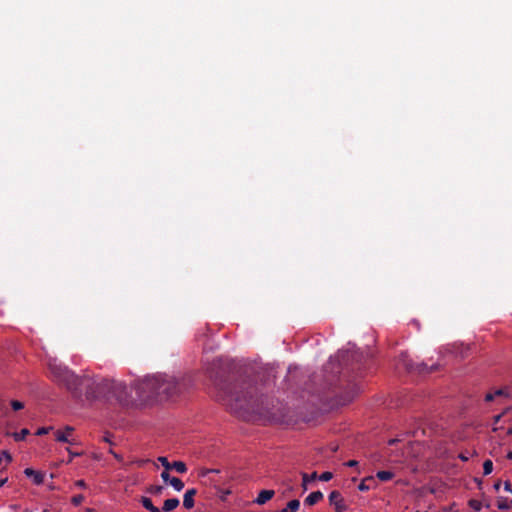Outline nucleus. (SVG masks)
Wrapping results in <instances>:
<instances>
[{
	"label": "nucleus",
	"instance_id": "2f4dec72",
	"mask_svg": "<svg viewBox=\"0 0 512 512\" xmlns=\"http://www.w3.org/2000/svg\"><path fill=\"white\" fill-rule=\"evenodd\" d=\"M11 406H12L13 410H16V411L20 410L24 407L23 403L18 400H13L11 402Z\"/></svg>",
	"mask_w": 512,
	"mask_h": 512
},
{
	"label": "nucleus",
	"instance_id": "a19ab883",
	"mask_svg": "<svg viewBox=\"0 0 512 512\" xmlns=\"http://www.w3.org/2000/svg\"><path fill=\"white\" fill-rule=\"evenodd\" d=\"M504 489H505V491L512 493V485L509 481H506L504 483Z\"/></svg>",
	"mask_w": 512,
	"mask_h": 512
},
{
	"label": "nucleus",
	"instance_id": "f704fd0d",
	"mask_svg": "<svg viewBox=\"0 0 512 512\" xmlns=\"http://www.w3.org/2000/svg\"><path fill=\"white\" fill-rule=\"evenodd\" d=\"M0 456H2V459H3V458H5V459H6V461H7V463H10V462L12 461V457H11V455H10V454H9V452H8V451H6V450H3V451L1 452V455H0Z\"/></svg>",
	"mask_w": 512,
	"mask_h": 512
},
{
	"label": "nucleus",
	"instance_id": "39448f33",
	"mask_svg": "<svg viewBox=\"0 0 512 512\" xmlns=\"http://www.w3.org/2000/svg\"><path fill=\"white\" fill-rule=\"evenodd\" d=\"M361 386L355 380H347L346 384L342 386L341 391L337 394V404L347 405L356 395L359 394Z\"/></svg>",
	"mask_w": 512,
	"mask_h": 512
},
{
	"label": "nucleus",
	"instance_id": "a18cd8bd",
	"mask_svg": "<svg viewBox=\"0 0 512 512\" xmlns=\"http://www.w3.org/2000/svg\"><path fill=\"white\" fill-rule=\"evenodd\" d=\"M110 453H111V454H112L116 459L121 460L120 456H119L117 453H115L113 450H110Z\"/></svg>",
	"mask_w": 512,
	"mask_h": 512
},
{
	"label": "nucleus",
	"instance_id": "f257e3e1",
	"mask_svg": "<svg viewBox=\"0 0 512 512\" xmlns=\"http://www.w3.org/2000/svg\"><path fill=\"white\" fill-rule=\"evenodd\" d=\"M215 386L219 390V399L230 410L240 416L256 414L267 419H275L276 413L269 408L268 397L259 396L257 389L250 382L228 383L215 377Z\"/></svg>",
	"mask_w": 512,
	"mask_h": 512
},
{
	"label": "nucleus",
	"instance_id": "603ef678",
	"mask_svg": "<svg viewBox=\"0 0 512 512\" xmlns=\"http://www.w3.org/2000/svg\"><path fill=\"white\" fill-rule=\"evenodd\" d=\"M417 512H419V511H417Z\"/></svg>",
	"mask_w": 512,
	"mask_h": 512
},
{
	"label": "nucleus",
	"instance_id": "f03ea898",
	"mask_svg": "<svg viewBox=\"0 0 512 512\" xmlns=\"http://www.w3.org/2000/svg\"><path fill=\"white\" fill-rule=\"evenodd\" d=\"M47 366L53 380L64 385L74 396L85 394L89 400L109 399L112 380L88 374L78 376L57 359H49Z\"/></svg>",
	"mask_w": 512,
	"mask_h": 512
},
{
	"label": "nucleus",
	"instance_id": "5701e85b",
	"mask_svg": "<svg viewBox=\"0 0 512 512\" xmlns=\"http://www.w3.org/2000/svg\"><path fill=\"white\" fill-rule=\"evenodd\" d=\"M219 469L202 468L199 471V476L202 478L209 477L210 474H219Z\"/></svg>",
	"mask_w": 512,
	"mask_h": 512
},
{
	"label": "nucleus",
	"instance_id": "393cba45",
	"mask_svg": "<svg viewBox=\"0 0 512 512\" xmlns=\"http://www.w3.org/2000/svg\"><path fill=\"white\" fill-rule=\"evenodd\" d=\"M512 507V500L508 501L507 499H502L498 501V508L500 510H508Z\"/></svg>",
	"mask_w": 512,
	"mask_h": 512
},
{
	"label": "nucleus",
	"instance_id": "ddd939ff",
	"mask_svg": "<svg viewBox=\"0 0 512 512\" xmlns=\"http://www.w3.org/2000/svg\"><path fill=\"white\" fill-rule=\"evenodd\" d=\"M179 499L170 498L164 501L161 511L170 512L179 506Z\"/></svg>",
	"mask_w": 512,
	"mask_h": 512
},
{
	"label": "nucleus",
	"instance_id": "f3484780",
	"mask_svg": "<svg viewBox=\"0 0 512 512\" xmlns=\"http://www.w3.org/2000/svg\"><path fill=\"white\" fill-rule=\"evenodd\" d=\"M317 478V473L313 472L311 475H308L307 473H302V486L304 490L307 489L308 483L311 481H314Z\"/></svg>",
	"mask_w": 512,
	"mask_h": 512
},
{
	"label": "nucleus",
	"instance_id": "7c9ffc66",
	"mask_svg": "<svg viewBox=\"0 0 512 512\" xmlns=\"http://www.w3.org/2000/svg\"><path fill=\"white\" fill-rule=\"evenodd\" d=\"M333 478V474L329 471H326V472H323L320 476H319V480L321 481H329Z\"/></svg>",
	"mask_w": 512,
	"mask_h": 512
},
{
	"label": "nucleus",
	"instance_id": "4be33fe9",
	"mask_svg": "<svg viewBox=\"0 0 512 512\" xmlns=\"http://www.w3.org/2000/svg\"><path fill=\"white\" fill-rule=\"evenodd\" d=\"M374 480L372 477H367L359 484L358 489L360 491H368L370 489V484L373 483Z\"/></svg>",
	"mask_w": 512,
	"mask_h": 512
},
{
	"label": "nucleus",
	"instance_id": "c756f323",
	"mask_svg": "<svg viewBox=\"0 0 512 512\" xmlns=\"http://www.w3.org/2000/svg\"><path fill=\"white\" fill-rule=\"evenodd\" d=\"M83 501H84V496L82 494H77V495L72 497V503L75 506L80 505Z\"/></svg>",
	"mask_w": 512,
	"mask_h": 512
},
{
	"label": "nucleus",
	"instance_id": "0eeeda50",
	"mask_svg": "<svg viewBox=\"0 0 512 512\" xmlns=\"http://www.w3.org/2000/svg\"><path fill=\"white\" fill-rule=\"evenodd\" d=\"M209 483L217 490L218 497L221 501H226L227 496L230 495L232 492L230 489H222L220 487V484H223L224 482L221 479H215L212 477L208 478Z\"/></svg>",
	"mask_w": 512,
	"mask_h": 512
},
{
	"label": "nucleus",
	"instance_id": "3c124183",
	"mask_svg": "<svg viewBox=\"0 0 512 512\" xmlns=\"http://www.w3.org/2000/svg\"><path fill=\"white\" fill-rule=\"evenodd\" d=\"M49 489H54L55 487L52 484H48Z\"/></svg>",
	"mask_w": 512,
	"mask_h": 512
},
{
	"label": "nucleus",
	"instance_id": "79ce46f5",
	"mask_svg": "<svg viewBox=\"0 0 512 512\" xmlns=\"http://www.w3.org/2000/svg\"><path fill=\"white\" fill-rule=\"evenodd\" d=\"M24 473H25V475H26L27 477H32V475H33L32 467H27V468H25Z\"/></svg>",
	"mask_w": 512,
	"mask_h": 512
},
{
	"label": "nucleus",
	"instance_id": "cd10ccee",
	"mask_svg": "<svg viewBox=\"0 0 512 512\" xmlns=\"http://www.w3.org/2000/svg\"><path fill=\"white\" fill-rule=\"evenodd\" d=\"M163 486H160V485H152L150 486V488L148 489V492L153 494V495H160L162 494L163 492Z\"/></svg>",
	"mask_w": 512,
	"mask_h": 512
},
{
	"label": "nucleus",
	"instance_id": "4468645a",
	"mask_svg": "<svg viewBox=\"0 0 512 512\" xmlns=\"http://www.w3.org/2000/svg\"><path fill=\"white\" fill-rule=\"evenodd\" d=\"M300 508V501L298 499H293L289 501L285 508L281 509L279 512H297Z\"/></svg>",
	"mask_w": 512,
	"mask_h": 512
},
{
	"label": "nucleus",
	"instance_id": "c03bdc74",
	"mask_svg": "<svg viewBox=\"0 0 512 512\" xmlns=\"http://www.w3.org/2000/svg\"><path fill=\"white\" fill-rule=\"evenodd\" d=\"M500 486H501V482H500V481L496 482V483L494 484V488H495V490H496V491H498V490L500 489Z\"/></svg>",
	"mask_w": 512,
	"mask_h": 512
},
{
	"label": "nucleus",
	"instance_id": "412c9836",
	"mask_svg": "<svg viewBox=\"0 0 512 512\" xmlns=\"http://www.w3.org/2000/svg\"><path fill=\"white\" fill-rule=\"evenodd\" d=\"M170 485L176 490L181 491L184 488V483L181 479L177 477H172L170 480Z\"/></svg>",
	"mask_w": 512,
	"mask_h": 512
},
{
	"label": "nucleus",
	"instance_id": "72a5a7b5",
	"mask_svg": "<svg viewBox=\"0 0 512 512\" xmlns=\"http://www.w3.org/2000/svg\"><path fill=\"white\" fill-rule=\"evenodd\" d=\"M169 470H164L162 473H161V478L163 479L164 482H169L170 483V480H171V477H170V474L168 472Z\"/></svg>",
	"mask_w": 512,
	"mask_h": 512
},
{
	"label": "nucleus",
	"instance_id": "a878e982",
	"mask_svg": "<svg viewBox=\"0 0 512 512\" xmlns=\"http://www.w3.org/2000/svg\"><path fill=\"white\" fill-rule=\"evenodd\" d=\"M45 474L40 471L34 470V484H41L45 482Z\"/></svg>",
	"mask_w": 512,
	"mask_h": 512
},
{
	"label": "nucleus",
	"instance_id": "6ab92c4d",
	"mask_svg": "<svg viewBox=\"0 0 512 512\" xmlns=\"http://www.w3.org/2000/svg\"><path fill=\"white\" fill-rule=\"evenodd\" d=\"M377 478L383 482L389 481L393 478L394 474L391 471H378L376 474Z\"/></svg>",
	"mask_w": 512,
	"mask_h": 512
},
{
	"label": "nucleus",
	"instance_id": "473e14b6",
	"mask_svg": "<svg viewBox=\"0 0 512 512\" xmlns=\"http://www.w3.org/2000/svg\"><path fill=\"white\" fill-rule=\"evenodd\" d=\"M50 430H52V427H43V428H39V429L34 433V435H45V434H47Z\"/></svg>",
	"mask_w": 512,
	"mask_h": 512
},
{
	"label": "nucleus",
	"instance_id": "bb28decb",
	"mask_svg": "<svg viewBox=\"0 0 512 512\" xmlns=\"http://www.w3.org/2000/svg\"><path fill=\"white\" fill-rule=\"evenodd\" d=\"M493 395L496 397H509V390L507 388H499V389H496L494 392H493Z\"/></svg>",
	"mask_w": 512,
	"mask_h": 512
},
{
	"label": "nucleus",
	"instance_id": "20e7f679",
	"mask_svg": "<svg viewBox=\"0 0 512 512\" xmlns=\"http://www.w3.org/2000/svg\"><path fill=\"white\" fill-rule=\"evenodd\" d=\"M398 365L408 372H417L419 374H428L436 371L438 369L437 364H432L428 366L426 363H416L413 362L407 353H401L398 358Z\"/></svg>",
	"mask_w": 512,
	"mask_h": 512
},
{
	"label": "nucleus",
	"instance_id": "1a4fd4ad",
	"mask_svg": "<svg viewBox=\"0 0 512 512\" xmlns=\"http://www.w3.org/2000/svg\"><path fill=\"white\" fill-rule=\"evenodd\" d=\"M347 358H351L353 361L357 363V370H361L362 366L367 361L366 356H364V354L358 350L352 351L351 354L347 356Z\"/></svg>",
	"mask_w": 512,
	"mask_h": 512
},
{
	"label": "nucleus",
	"instance_id": "09e8293b",
	"mask_svg": "<svg viewBox=\"0 0 512 512\" xmlns=\"http://www.w3.org/2000/svg\"><path fill=\"white\" fill-rule=\"evenodd\" d=\"M6 481H7V478H5V479L1 480V482H0V486L4 485V483H5Z\"/></svg>",
	"mask_w": 512,
	"mask_h": 512
},
{
	"label": "nucleus",
	"instance_id": "2eb2a0df",
	"mask_svg": "<svg viewBox=\"0 0 512 512\" xmlns=\"http://www.w3.org/2000/svg\"><path fill=\"white\" fill-rule=\"evenodd\" d=\"M140 502L142 503L143 507L150 512H161L158 507L153 505L152 500L148 497H142Z\"/></svg>",
	"mask_w": 512,
	"mask_h": 512
},
{
	"label": "nucleus",
	"instance_id": "aec40b11",
	"mask_svg": "<svg viewBox=\"0 0 512 512\" xmlns=\"http://www.w3.org/2000/svg\"><path fill=\"white\" fill-rule=\"evenodd\" d=\"M30 434V430L28 428H23L20 432L13 433V438L15 441H22L26 436Z\"/></svg>",
	"mask_w": 512,
	"mask_h": 512
},
{
	"label": "nucleus",
	"instance_id": "37998d69",
	"mask_svg": "<svg viewBox=\"0 0 512 512\" xmlns=\"http://www.w3.org/2000/svg\"><path fill=\"white\" fill-rule=\"evenodd\" d=\"M76 485H77L78 487H81V488H84V487L86 486V484H85L84 480H78V481L76 482Z\"/></svg>",
	"mask_w": 512,
	"mask_h": 512
},
{
	"label": "nucleus",
	"instance_id": "8fccbe9b",
	"mask_svg": "<svg viewBox=\"0 0 512 512\" xmlns=\"http://www.w3.org/2000/svg\"><path fill=\"white\" fill-rule=\"evenodd\" d=\"M507 434L512 435V427L508 429Z\"/></svg>",
	"mask_w": 512,
	"mask_h": 512
},
{
	"label": "nucleus",
	"instance_id": "6e6552de",
	"mask_svg": "<svg viewBox=\"0 0 512 512\" xmlns=\"http://www.w3.org/2000/svg\"><path fill=\"white\" fill-rule=\"evenodd\" d=\"M197 494V490L192 488V489H188L185 494H184V498H183V506L186 508V509H191L194 507V496Z\"/></svg>",
	"mask_w": 512,
	"mask_h": 512
},
{
	"label": "nucleus",
	"instance_id": "7ed1b4c3",
	"mask_svg": "<svg viewBox=\"0 0 512 512\" xmlns=\"http://www.w3.org/2000/svg\"><path fill=\"white\" fill-rule=\"evenodd\" d=\"M187 387L185 378L177 379L174 376L158 374L146 377L138 385V394L143 399H170L180 395Z\"/></svg>",
	"mask_w": 512,
	"mask_h": 512
},
{
	"label": "nucleus",
	"instance_id": "4c0bfd02",
	"mask_svg": "<svg viewBox=\"0 0 512 512\" xmlns=\"http://www.w3.org/2000/svg\"><path fill=\"white\" fill-rule=\"evenodd\" d=\"M495 399V396L493 395V392H489L485 395V401L491 402Z\"/></svg>",
	"mask_w": 512,
	"mask_h": 512
},
{
	"label": "nucleus",
	"instance_id": "a211bd4d",
	"mask_svg": "<svg viewBox=\"0 0 512 512\" xmlns=\"http://www.w3.org/2000/svg\"><path fill=\"white\" fill-rule=\"evenodd\" d=\"M171 469H174L176 470L178 473H186L187 471V466L184 462L182 461H174L173 463H171Z\"/></svg>",
	"mask_w": 512,
	"mask_h": 512
},
{
	"label": "nucleus",
	"instance_id": "c9c22d12",
	"mask_svg": "<svg viewBox=\"0 0 512 512\" xmlns=\"http://www.w3.org/2000/svg\"><path fill=\"white\" fill-rule=\"evenodd\" d=\"M335 510L336 512H344L346 510V506L344 504V501L343 502H339L338 505H335Z\"/></svg>",
	"mask_w": 512,
	"mask_h": 512
},
{
	"label": "nucleus",
	"instance_id": "58836bf2",
	"mask_svg": "<svg viewBox=\"0 0 512 512\" xmlns=\"http://www.w3.org/2000/svg\"><path fill=\"white\" fill-rule=\"evenodd\" d=\"M470 506L472 508H474L475 510H479L480 509V503L477 502L476 500H471L470 501Z\"/></svg>",
	"mask_w": 512,
	"mask_h": 512
},
{
	"label": "nucleus",
	"instance_id": "f8f14e48",
	"mask_svg": "<svg viewBox=\"0 0 512 512\" xmlns=\"http://www.w3.org/2000/svg\"><path fill=\"white\" fill-rule=\"evenodd\" d=\"M74 429L70 426H66L64 431H56L54 433L55 439L60 442H69L68 436Z\"/></svg>",
	"mask_w": 512,
	"mask_h": 512
},
{
	"label": "nucleus",
	"instance_id": "423d86ee",
	"mask_svg": "<svg viewBox=\"0 0 512 512\" xmlns=\"http://www.w3.org/2000/svg\"><path fill=\"white\" fill-rule=\"evenodd\" d=\"M110 388L108 400H115L119 403H126L128 401L127 387L123 382L112 380Z\"/></svg>",
	"mask_w": 512,
	"mask_h": 512
},
{
	"label": "nucleus",
	"instance_id": "9d476101",
	"mask_svg": "<svg viewBox=\"0 0 512 512\" xmlns=\"http://www.w3.org/2000/svg\"><path fill=\"white\" fill-rule=\"evenodd\" d=\"M274 494H275L274 490H262L259 492L257 498L255 499V503H257L258 505H263L267 501L272 499Z\"/></svg>",
	"mask_w": 512,
	"mask_h": 512
},
{
	"label": "nucleus",
	"instance_id": "c85d7f7f",
	"mask_svg": "<svg viewBox=\"0 0 512 512\" xmlns=\"http://www.w3.org/2000/svg\"><path fill=\"white\" fill-rule=\"evenodd\" d=\"M158 461L162 464V466L165 468V470L171 469V463L168 461V459L164 456H160L158 458Z\"/></svg>",
	"mask_w": 512,
	"mask_h": 512
},
{
	"label": "nucleus",
	"instance_id": "e433bc0d",
	"mask_svg": "<svg viewBox=\"0 0 512 512\" xmlns=\"http://www.w3.org/2000/svg\"><path fill=\"white\" fill-rule=\"evenodd\" d=\"M508 410H509V409L507 408V409H505L501 414H498V415L494 416V418H493V422H494V424L498 423V422L501 420V418L506 414V412H507Z\"/></svg>",
	"mask_w": 512,
	"mask_h": 512
},
{
	"label": "nucleus",
	"instance_id": "de8ad7c7",
	"mask_svg": "<svg viewBox=\"0 0 512 512\" xmlns=\"http://www.w3.org/2000/svg\"><path fill=\"white\" fill-rule=\"evenodd\" d=\"M460 458L463 461H467L468 460V457H466L465 455H462V454L460 455Z\"/></svg>",
	"mask_w": 512,
	"mask_h": 512
},
{
	"label": "nucleus",
	"instance_id": "9b49d317",
	"mask_svg": "<svg viewBox=\"0 0 512 512\" xmlns=\"http://www.w3.org/2000/svg\"><path fill=\"white\" fill-rule=\"evenodd\" d=\"M323 499V493L321 491H315L310 493L304 500V504L313 506Z\"/></svg>",
	"mask_w": 512,
	"mask_h": 512
},
{
	"label": "nucleus",
	"instance_id": "b1692460",
	"mask_svg": "<svg viewBox=\"0 0 512 512\" xmlns=\"http://www.w3.org/2000/svg\"><path fill=\"white\" fill-rule=\"evenodd\" d=\"M492 471H493V462L489 459L485 460L483 463L484 475H489Z\"/></svg>",
	"mask_w": 512,
	"mask_h": 512
},
{
	"label": "nucleus",
	"instance_id": "49530a36",
	"mask_svg": "<svg viewBox=\"0 0 512 512\" xmlns=\"http://www.w3.org/2000/svg\"><path fill=\"white\" fill-rule=\"evenodd\" d=\"M507 458L509 460H512V451H509L508 454H507Z\"/></svg>",
	"mask_w": 512,
	"mask_h": 512
},
{
	"label": "nucleus",
	"instance_id": "dca6fc26",
	"mask_svg": "<svg viewBox=\"0 0 512 512\" xmlns=\"http://www.w3.org/2000/svg\"><path fill=\"white\" fill-rule=\"evenodd\" d=\"M329 502L333 506L338 505L339 502H343V497H342L341 493L337 490L332 491L329 494Z\"/></svg>",
	"mask_w": 512,
	"mask_h": 512
},
{
	"label": "nucleus",
	"instance_id": "ea45409f",
	"mask_svg": "<svg viewBox=\"0 0 512 512\" xmlns=\"http://www.w3.org/2000/svg\"><path fill=\"white\" fill-rule=\"evenodd\" d=\"M346 466L348 467H356L358 466V461L356 460H349L348 462L345 463Z\"/></svg>",
	"mask_w": 512,
	"mask_h": 512
}]
</instances>
